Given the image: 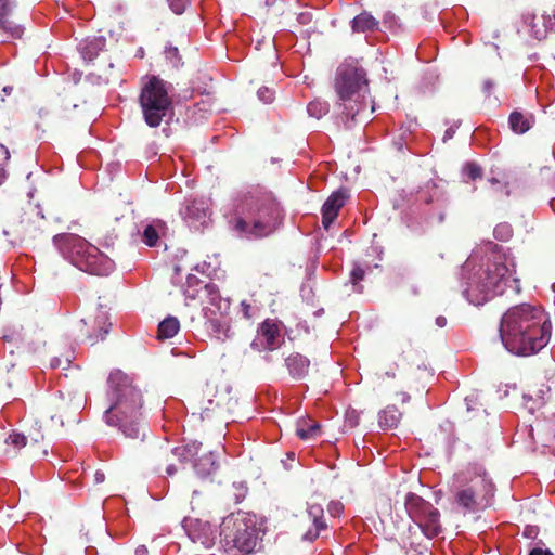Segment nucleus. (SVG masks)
Returning a JSON list of instances; mask_svg holds the SVG:
<instances>
[{"mask_svg":"<svg viewBox=\"0 0 555 555\" xmlns=\"http://www.w3.org/2000/svg\"><path fill=\"white\" fill-rule=\"evenodd\" d=\"M436 324L439 327H444L447 325V319L442 315L436 318Z\"/></svg>","mask_w":555,"mask_h":555,"instance_id":"obj_51","label":"nucleus"},{"mask_svg":"<svg viewBox=\"0 0 555 555\" xmlns=\"http://www.w3.org/2000/svg\"><path fill=\"white\" fill-rule=\"evenodd\" d=\"M158 240H159V234H158V230L156 229V227L154 224H147L143 230L142 241L147 246L153 247V246L157 245Z\"/></svg>","mask_w":555,"mask_h":555,"instance_id":"obj_31","label":"nucleus"},{"mask_svg":"<svg viewBox=\"0 0 555 555\" xmlns=\"http://www.w3.org/2000/svg\"><path fill=\"white\" fill-rule=\"evenodd\" d=\"M308 517L311 519L313 527L310 528L302 537L305 541L312 542L318 539L321 531L326 530L327 525L324 520V511L320 504H309L307 508Z\"/></svg>","mask_w":555,"mask_h":555,"instance_id":"obj_19","label":"nucleus"},{"mask_svg":"<svg viewBox=\"0 0 555 555\" xmlns=\"http://www.w3.org/2000/svg\"><path fill=\"white\" fill-rule=\"evenodd\" d=\"M514 273V259L498 246L481 258L473 255L462 267V294L469 304L480 306L502 295L506 287L519 293V279Z\"/></svg>","mask_w":555,"mask_h":555,"instance_id":"obj_1","label":"nucleus"},{"mask_svg":"<svg viewBox=\"0 0 555 555\" xmlns=\"http://www.w3.org/2000/svg\"><path fill=\"white\" fill-rule=\"evenodd\" d=\"M348 193L346 190L333 192L322 206V224L327 230L337 218L339 210L346 204Z\"/></svg>","mask_w":555,"mask_h":555,"instance_id":"obj_16","label":"nucleus"},{"mask_svg":"<svg viewBox=\"0 0 555 555\" xmlns=\"http://www.w3.org/2000/svg\"><path fill=\"white\" fill-rule=\"evenodd\" d=\"M182 525L188 537L193 542H198L206 548H209L214 544L212 530L208 522H203L199 519L185 518Z\"/></svg>","mask_w":555,"mask_h":555,"instance_id":"obj_15","label":"nucleus"},{"mask_svg":"<svg viewBox=\"0 0 555 555\" xmlns=\"http://www.w3.org/2000/svg\"><path fill=\"white\" fill-rule=\"evenodd\" d=\"M522 534L527 539H535L539 534V528L537 526H526Z\"/></svg>","mask_w":555,"mask_h":555,"instance_id":"obj_42","label":"nucleus"},{"mask_svg":"<svg viewBox=\"0 0 555 555\" xmlns=\"http://www.w3.org/2000/svg\"><path fill=\"white\" fill-rule=\"evenodd\" d=\"M444 217H446L444 205H441L440 209H439V211L437 214V222L438 223H442L443 220H444Z\"/></svg>","mask_w":555,"mask_h":555,"instance_id":"obj_47","label":"nucleus"},{"mask_svg":"<svg viewBox=\"0 0 555 555\" xmlns=\"http://www.w3.org/2000/svg\"><path fill=\"white\" fill-rule=\"evenodd\" d=\"M455 133V129L453 127H450L446 130L444 132V135H443V141L446 142L447 140L451 139Z\"/></svg>","mask_w":555,"mask_h":555,"instance_id":"obj_49","label":"nucleus"},{"mask_svg":"<svg viewBox=\"0 0 555 555\" xmlns=\"http://www.w3.org/2000/svg\"><path fill=\"white\" fill-rule=\"evenodd\" d=\"M404 507L411 520L426 538L434 539L441 533L440 512L430 502L409 492L404 499Z\"/></svg>","mask_w":555,"mask_h":555,"instance_id":"obj_11","label":"nucleus"},{"mask_svg":"<svg viewBox=\"0 0 555 555\" xmlns=\"http://www.w3.org/2000/svg\"><path fill=\"white\" fill-rule=\"evenodd\" d=\"M194 469L201 478H206L215 474L218 469L217 455L209 452L196 459Z\"/></svg>","mask_w":555,"mask_h":555,"instance_id":"obj_23","label":"nucleus"},{"mask_svg":"<svg viewBox=\"0 0 555 555\" xmlns=\"http://www.w3.org/2000/svg\"><path fill=\"white\" fill-rule=\"evenodd\" d=\"M310 21V14L309 13H301L299 15V22L302 24H306Z\"/></svg>","mask_w":555,"mask_h":555,"instance_id":"obj_52","label":"nucleus"},{"mask_svg":"<svg viewBox=\"0 0 555 555\" xmlns=\"http://www.w3.org/2000/svg\"><path fill=\"white\" fill-rule=\"evenodd\" d=\"M165 57L173 65L179 66L181 57L179 54V50L177 47L171 44L166 46L165 48Z\"/></svg>","mask_w":555,"mask_h":555,"instance_id":"obj_35","label":"nucleus"},{"mask_svg":"<svg viewBox=\"0 0 555 555\" xmlns=\"http://www.w3.org/2000/svg\"><path fill=\"white\" fill-rule=\"evenodd\" d=\"M534 124V117L532 114H524L518 111L511 113L508 117V125L513 132L522 134L527 132Z\"/></svg>","mask_w":555,"mask_h":555,"instance_id":"obj_22","label":"nucleus"},{"mask_svg":"<svg viewBox=\"0 0 555 555\" xmlns=\"http://www.w3.org/2000/svg\"><path fill=\"white\" fill-rule=\"evenodd\" d=\"M330 112V104L322 99H314L307 105V113L310 117L321 119Z\"/></svg>","mask_w":555,"mask_h":555,"instance_id":"obj_30","label":"nucleus"},{"mask_svg":"<svg viewBox=\"0 0 555 555\" xmlns=\"http://www.w3.org/2000/svg\"><path fill=\"white\" fill-rule=\"evenodd\" d=\"M9 158V150L3 144H0V185L7 179L5 164L8 163Z\"/></svg>","mask_w":555,"mask_h":555,"instance_id":"obj_33","label":"nucleus"},{"mask_svg":"<svg viewBox=\"0 0 555 555\" xmlns=\"http://www.w3.org/2000/svg\"><path fill=\"white\" fill-rule=\"evenodd\" d=\"M61 365V359L59 358H53L51 360V367L55 369V367H59Z\"/></svg>","mask_w":555,"mask_h":555,"instance_id":"obj_54","label":"nucleus"},{"mask_svg":"<svg viewBox=\"0 0 555 555\" xmlns=\"http://www.w3.org/2000/svg\"><path fill=\"white\" fill-rule=\"evenodd\" d=\"M27 439L23 434L12 433L9 435L7 439V443L14 446L17 449H21L26 446Z\"/></svg>","mask_w":555,"mask_h":555,"instance_id":"obj_36","label":"nucleus"},{"mask_svg":"<svg viewBox=\"0 0 555 555\" xmlns=\"http://www.w3.org/2000/svg\"><path fill=\"white\" fill-rule=\"evenodd\" d=\"M401 413L396 406H387L379 414V426L383 429L393 428L400 421Z\"/></svg>","mask_w":555,"mask_h":555,"instance_id":"obj_27","label":"nucleus"},{"mask_svg":"<svg viewBox=\"0 0 555 555\" xmlns=\"http://www.w3.org/2000/svg\"><path fill=\"white\" fill-rule=\"evenodd\" d=\"M284 338L279 326L271 320L263 321L257 330L250 347L258 351H273L281 347Z\"/></svg>","mask_w":555,"mask_h":555,"instance_id":"obj_12","label":"nucleus"},{"mask_svg":"<svg viewBox=\"0 0 555 555\" xmlns=\"http://www.w3.org/2000/svg\"><path fill=\"white\" fill-rule=\"evenodd\" d=\"M105 46L104 37L87 38L79 43V51L86 61H93L104 50Z\"/></svg>","mask_w":555,"mask_h":555,"instance_id":"obj_21","label":"nucleus"},{"mask_svg":"<svg viewBox=\"0 0 555 555\" xmlns=\"http://www.w3.org/2000/svg\"><path fill=\"white\" fill-rule=\"evenodd\" d=\"M202 447L201 442L194 441L192 443L176 447L172 449V454L179 459L181 462L191 461L195 455H197L199 449Z\"/></svg>","mask_w":555,"mask_h":555,"instance_id":"obj_29","label":"nucleus"},{"mask_svg":"<svg viewBox=\"0 0 555 555\" xmlns=\"http://www.w3.org/2000/svg\"><path fill=\"white\" fill-rule=\"evenodd\" d=\"M229 225L246 237H263L276 230L283 219L282 208L272 193L259 188L240 192L227 212Z\"/></svg>","mask_w":555,"mask_h":555,"instance_id":"obj_4","label":"nucleus"},{"mask_svg":"<svg viewBox=\"0 0 555 555\" xmlns=\"http://www.w3.org/2000/svg\"><path fill=\"white\" fill-rule=\"evenodd\" d=\"M14 8V1L0 0V29L7 33L11 38L18 39L22 37L24 29L22 26L9 20Z\"/></svg>","mask_w":555,"mask_h":555,"instance_id":"obj_18","label":"nucleus"},{"mask_svg":"<svg viewBox=\"0 0 555 555\" xmlns=\"http://www.w3.org/2000/svg\"><path fill=\"white\" fill-rule=\"evenodd\" d=\"M463 173L470 180H476L481 177L482 170L476 163H467L463 168Z\"/></svg>","mask_w":555,"mask_h":555,"instance_id":"obj_34","label":"nucleus"},{"mask_svg":"<svg viewBox=\"0 0 555 555\" xmlns=\"http://www.w3.org/2000/svg\"><path fill=\"white\" fill-rule=\"evenodd\" d=\"M13 88L11 86H7L2 89V92L5 94V95H10L11 92H12Z\"/></svg>","mask_w":555,"mask_h":555,"instance_id":"obj_55","label":"nucleus"},{"mask_svg":"<svg viewBox=\"0 0 555 555\" xmlns=\"http://www.w3.org/2000/svg\"><path fill=\"white\" fill-rule=\"evenodd\" d=\"M81 322L85 324V325H88V322L83 319L81 320Z\"/></svg>","mask_w":555,"mask_h":555,"instance_id":"obj_58","label":"nucleus"},{"mask_svg":"<svg viewBox=\"0 0 555 555\" xmlns=\"http://www.w3.org/2000/svg\"><path fill=\"white\" fill-rule=\"evenodd\" d=\"M106 398L109 406L104 412L105 423L117 427L127 438H139L144 399L134 378L121 370L112 371L107 378Z\"/></svg>","mask_w":555,"mask_h":555,"instance_id":"obj_5","label":"nucleus"},{"mask_svg":"<svg viewBox=\"0 0 555 555\" xmlns=\"http://www.w3.org/2000/svg\"><path fill=\"white\" fill-rule=\"evenodd\" d=\"M105 480L104 473L96 470L94 474V481L95 483H102Z\"/></svg>","mask_w":555,"mask_h":555,"instance_id":"obj_48","label":"nucleus"},{"mask_svg":"<svg viewBox=\"0 0 555 555\" xmlns=\"http://www.w3.org/2000/svg\"><path fill=\"white\" fill-rule=\"evenodd\" d=\"M220 535L228 550L236 551L238 555L250 554L258 542L256 520L243 512L232 513L223 519Z\"/></svg>","mask_w":555,"mask_h":555,"instance_id":"obj_8","label":"nucleus"},{"mask_svg":"<svg viewBox=\"0 0 555 555\" xmlns=\"http://www.w3.org/2000/svg\"><path fill=\"white\" fill-rule=\"evenodd\" d=\"M555 26V15L543 12L541 14L527 12L522 15V27L533 38L542 40Z\"/></svg>","mask_w":555,"mask_h":555,"instance_id":"obj_13","label":"nucleus"},{"mask_svg":"<svg viewBox=\"0 0 555 555\" xmlns=\"http://www.w3.org/2000/svg\"><path fill=\"white\" fill-rule=\"evenodd\" d=\"M53 244L64 259L83 272L106 276L115 269L111 258L77 234H56L53 236Z\"/></svg>","mask_w":555,"mask_h":555,"instance_id":"obj_7","label":"nucleus"},{"mask_svg":"<svg viewBox=\"0 0 555 555\" xmlns=\"http://www.w3.org/2000/svg\"><path fill=\"white\" fill-rule=\"evenodd\" d=\"M500 338L504 348L517 357H530L545 348L552 336L550 317L541 307L521 304L501 318Z\"/></svg>","mask_w":555,"mask_h":555,"instance_id":"obj_2","label":"nucleus"},{"mask_svg":"<svg viewBox=\"0 0 555 555\" xmlns=\"http://www.w3.org/2000/svg\"><path fill=\"white\" fill-rule=\"evenodd\" d=\"M180 330V322L176 317H167L158 325L159 339L172 338Z\"/></svg>","mask_w":555,"mask_h":555,"instance_id":"obj_26","label":"nucleus"},{"mask_svg":"<svg viewBox=\"0 0 555 555\" xmlns=\"http://www.w3.org/2000/svg\"><path fill=\"white\" fill-rule=\"evenodd\" d=\"M203 282L199 281L195 275H192L190 274L188 278H186V287L189 288H199V289H203V292L205 293V285L204 284L202 286Z\"/></svg>","mask_w":555,"mask_h":555,"instance_id":"obj_40","label":"nucleus"},{"mask_svg":"<svg viewBox=\"0 0 555 555\" xmlns=\"http://www.w3.org/2000/svg\"><path fill=\"white\" fill-rule=\"evenodd\" d=\"M451 493L454 512L477 514L491 505L494 485L482 465L469 464L453 475Z\"/></svg>","mask_w":555,"mask_h":555,"instance_id":"obj_6","label":"nucleus"},{"mask_svg":"<svg viewBox=\"0 0 555 555\" xmlns=\"http://www.w3.org/2000/svg\"><path fill=\"white\" fill-rule=\"evenodd\" d=\"M386 375L389 377V378H393L396 376L395 372H386Z\"/></svg>","mask_w":555,"mask_h":555,"instance_id":"obj_56","label":"nucleus"},{"mask_svg":"<svg viewBox=\"0 0 555 555\" xmlns=\"http://www.w3.org/2000/svg\"><path fill=\"white\" fill-rule=\"evenodd\" d=\"M149 551L145 545H140L135 548V555H147Z\"/></svg>","mask_w":555,"mask_h":555,"instance_id":"obj_50","label":"nucleus"},{"mask_svg":"<svg viewBox=\"0 0 555 555\" xmlns=\"http://www.w3.org/2000/svg\"><path fill=\"white\" fill-rule=\"evenodd\" d=\"M344 506L340 502L332 501L327 506V511L332 516H338L343 512Z\"/></svg>","mask_w":555,"mask_h":555,"instance_id":"obj_41","label":"nucleus"},{"mask_svg":"<svg viewBox=\"0 0 555 555\" xmlns=\"http://www.w3.org/2000/svg\"><path fill=\"white\" fill-rule=\"evenodd\" d=\"M494 89V82L493 80L491 79H487L483 81V85H482V91L483 93L489 96L492 92V90Z\"/></svg>","mask_w":555,"mask_h":555,"instance_id":"obj_44","label":"nucleus"},{"mask_svg":"<svg viewBox=\"0 0 555 555\" xmlns=\"http://www.w3.org/2000/svg\"><path fill=\"white\" fill-rule=\"evenodd\" d=\"M364 270L359 266L354 267L350 273V281L358 292H360L362 288L361 286H358V284L364 279Z\"/></svg>","mask_w":555,"mask_h":555,"instance_id":"obj_38","label":"nucleus"},{"mask_svg":"<svg viewBox=\"0 0 555 555\" xmlns=\"http://www.w3.org/2000/svg\"><path fill=\"white\" fill-rule=\"evenodd\" d=\"M490 182H491L492 184H498V183H499V180H498L496 178H492V179H490Z\"/></svg>","mask_w":555,"mask_h":555,"instance_id":"obj_57","label":"nucleus"},{"mask_svg":"<svg viewBox=\"0 0 555 555\" xmlns=\"http://www.w3.org/2000/svg\"><path fill=\"white\" fill-rule=\"evenodd\" d=\"M257 95L260 101H262L263 103H267V104L271 103L274 100V92L272 89H270L268 87H261L258 90Z\"/></svg>","mask_w":555,"mask_h":555,"instance_id":"obj_39","label":"nucleus"},{"mask_svg":"<svg viewBox=\"0 0 555 555\" xmlns=\"http://www.w3.org/2000/svg\"><path fill=\"white\" fill-rule=\"evenodd\" d=\"M528 555H553L550 550H543L540 547L532 548Z\"/></svg>","mask_w":555,"mask_h":555,"instance_id":"obj_46","label":"nucleus"},{"mask_svg":"<svg viewBox=\"0 0 555 555\" xmlns=\"http://www.w3.org/2000/svg\"><path fill=\"white\" fill-rule=\"evenodd\" d=\"M207 304L203 308L206 332L211 337L224 341L231 337L230 300L220 295L218 287L208 283L205 285Z\"/></svg>","mask_w":555,"mask_h":555,"instance_id":"obj_10","label":"nucleus"},{"mask_svg":"<svg viewBox=\"0 0 555 555\" xmlns=\"http://www.w3.org/2000/svg\"><path fill=\"white\" fill-rule=\"evenodd\" d=\"M333 88V118L337 126L351 129L370 120L375 106L369 108L366 73L358 61L346 60L337 67Z\"/></svg>","mask_w":555,"mask_h":555,"instance_id":"obj_3","label":"nucleus"},{"mask_svg":"<svg viewBox=\"0 0 555 555\" xmlns=\"http://www.w3.org/2000/svg\"><path fill=\"white\" fill-rule=\"evenodd\" d=\"M207 212V204L203 199H188L180 209L183 220L195 230L205 224Z\"/></svg>","mask_w":555,"mask_h":555,"instance_id":"obj_14","label":"nucleus"},{"mask_svg":"<svg viewBox=\"0 0 555 555\" xmlns=\"http://www.w3.org/2000/svg\"><path fill=\"white\" fill-rule=\"evenodd\" d=\"M289 376L295 380L304 379L309 372L310 360L308 357L293 352L284 359Z\"/></svg>","mask_w":555,"mask_h":555,"instance_id":"obj_20","label":"nucleus"},{"mask_svg":"<svg viewBox=\"0 0 555 555\" xmlns=\"http://www.w3.org/2000/svg\"><path fill=\"white\" fill-rule=\"evenodd\" d=\"M199 288H189L185 287L184 289V296L186 300H194L197 297Z\"/></svg>","mask_w":555,"mask_h":555,"instance_id":"obj_45","label":"nucleus"},{"mask_svg":"<svg viewBox=\"0 0 555 555\" xmlns=\"http://www.w3.org/2000/svg\"><path fill=\"white\" fill-rule=\"evenodd\" d=\"M111 328L108 312L100 308L96 314L90 320L89 327L86 332L87 339L90 345L103 340Z\"/></svg>","mask_w":555,"mask_h":555,"instance_id":"obj_17","label":"nucleus"},{"mask_svg":"<svg viewBox=\"0 0 555 555\" xmlns=\"http://www.w3.org/2000/svg\"><path fill=\"white\" fill-rule=\"evenodd\" d=\"M139 103L146 125L158 127L172 111L169 85L156 76L149 77L141 88Z\"/></svg>","mask_w":555,"mask_h":555,"instance_id":"obj_9","label":"nucleus"},{"mask_svg":"<svg viewBox=\"0 0 555 555\" xmlns=\"http://www.w3.org/2000/svg\"><path fill=\"white\" fill-rule=\"evenodd\" d=\"M167 2L175 14H182L190 4V0H167Z\"/></svg>","mask_w":555,"mask_h":555,"instance_id":"obj_37","label":"nucleus"},{"mask_svg":"<svg viewBox=\"0 0 555 555\" xmlns=\"http://www.w3.org/2000/svg\"><path fill=\"white\" fill-rule=\"evenodd\" d=\"M377 27L378 22L369 12H362L351 21V28L354 33L373 31Z\"/></svg>","mask_w":555,"mask_h":555,"instance_id":"obj_24","label":"nucleus"},{"mask_svg":"<svg viewBox=\"0 0 555 555\" xmlns=\"http://www.w3.org/2000/svg\"><path fill=\"white\" fill-rule=\"evenodd\" d=\"M493 235L496 240L506 242L512 237L513 229L509 223L502 222L494 228Z\"/></svg>","mask_w":555,"mask_h":555,"instance_id":"obj_32","label":"nucleus"},{"mask_svg":"<svg viewBox=\"0 0 555 555\" xmlns=\"http://www.w3.org/2000/svg\"><path fill=\"white\" fill-rule=\"evenodd\" d=\"M297 436L302 440H309L320 435V425L311 420H300L296 429Z\"/></svg>","mask_w":555,"mask_h":555,"instance_id":"obj_25","label":"nucleus"},{"mask_svg":"<svg viewBox=\"0 0 555 555\" xmlns=\"http://www.w3.org/2000/svg\"><path fill=\"white\" fill-rule=\"evenodd\" d=\"M241 312L244 318L250 319L251 318V306L247 304L245 300H243L240 305Z\"/></svg>","mask_w":555,"mask_h":555,"instance_id":"obj_43","label":"nucleus"},{"mask_svg":"<svg viewBox=\"0 0 555 555\" xmlns=\"http://www.w3.org/2000/svg\"><path fill=\"white\" fill-rule=\"evenodd\" d=\"M176 472H177V468H176V466L173 464H170V465H168L166 467V473H167L168 476L175 475Z\"/></svg>","mask_w":555,"mask_h":555,"instance_id":"obj_53","label":"nucleus"},{"mask_svg":"<svg viewBox=\"0 0 555 555\" xmlns=\"http://www.w3.org/2000/svg\"><path fill=\"white\" fill-rule=\"evenodd\" d=\"M441 194L438 190V186L435 182L428 181L417 192V198L420 201L425 202L426 204H430L434 202H440Z\"/></svg>","mask_w":555,"mask_h":555,"instance_id":"obj_28","label":"nucleus"}]
</instances>
